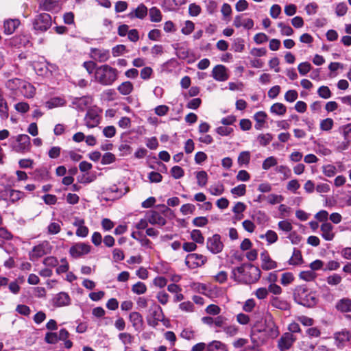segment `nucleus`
I'll use <instances>...</instances> for the list:
<instances>
[{"mask_svg": "<svg viewBox=\"0 0 351 351\" xmlns=\"http://www.w3.org/2000/svg\"><path fill=\"white\" fill-rule=\"evenodd\" d=\"M118 74L116 69L108 64H104L96 69L95 78L96 82L103 86H110L117 80Z\"/></svg>", "mask_w": 351, "mask_h": 351, "instance_id": "2", "label": "nucleus"}, {"mask_svg": "<svg viewBox=\"0 0 351 351\" xmlns=\"http://www.w3.org/2000/svg\"><path fill=\"white\" fill-rule=\"evenodd\" d=\"M56 5L55 0H42L40 4V8L46 11L52 10Z\"/></svg>", "mask_w": 351, "mask_h": 351, "instance_id": "58", "label": "nucleus"}, {"mask_svg": "<svg viewBox=\"0 0 351 351\" xmlns=\"http://www.w3.org/2000/svg\"><path fill=\"white\" fill-rule=\"evenodd\" d=\"M33 25L36 30L40 32L47 31L51 25V16L47 13L38 14L35 18Z\"/></svg>", "mask_w": 351, "mask_h": 351, "instance_id": "4", "label": "nucleus"}, {"mask_svg": "<svg viewBox=\"0 0 351 351\" xmlns=\"http://www.w3.org/2000/svg\"><path fill=\"white\" fill-rule=\"evenodd\" d=\"M195 210V206L191 204H185L180 208V212L183 215H192Z\"/></svg>", "mask_w": 351, "mask_h": 351, "instance_id": "61", "label": "nucleus"}, {"mask_svg": "<svg viewBox=\"0 0 351 351\" xmlns=\"http://www.w3.org/2000/svg\"><path fill=\"white\" fill-rule=\"evenodd\" d=\"M232 48L235 52H242L245 48L244 40L241 38L234 39L232 45Z\"/></svg>", "mask_w": 351, "mask_h": 351, "instance_id": "50", "label": "nucleus"}, {"mask_svg": "<svg viewBox=\"0 0 351 351\" xmlns=\"http://www.w3.org/2000/svg\"><path fill=\"white\" fill-rule=\"evenodd\" d=\"M134 86L132 82L126 81L122 82L118 87L117 90L122 95H128L133 90Z\"/></svg>", "mask_w": 351, "mask_h": 351, "instance_id": "32", "label": "nucleus"}, {"mask_svg": "<svg viewBox=\"0 0 351 351\" xmlns=\"http://www.w3.org/2000/svg\"><path fill=\"white\" fill-rule=\"evenodd\" d=\"M233 25L237 28L243 27L245 29H250L254 27V21L251 19L245 18L243 15H238L235 16Z\"/></svg>", "mask_w": 351, "mask_h": 351, "instance_id": "20", "label": "nucleus"}, {"mask_svg": "<svg viewBox=\"0 0 351 351\" xmlns=\"http://www.w3.org/2000/svg\"><path fill=\"white\" fill-rule=\"evenodd\" d=\"M278 27L280 29V33L284 36H291L293 34V29L287 25L280 22L278 24Z\"/></svg>", "mask_w": 351, "mask_h": 351, "instance_id": "63", "label": "nucleus"}, {"mask_svg": "<svg viewBox=\"0 0 351 351\" xmlns=\"http://www.w3.org/2000/svg\"><path fill=\"white\" fill-rule=\"evenodd\" d=\"M336 308L343 313L351 312V300L343 298L339 300L336 304Z\"/></svg>", "mask_w": 351, "mask_h": 351, "instance_id": "27", "label": "nucleus"}, {"mask_svg": "<svg viewBox=\"0 0 351 351\" xmlns=\"http://www.w3.org/2000/svg\"><path fill=\"white\" fill-rule=\"evenodd\" d=\"M156 298L162 305L167 304L169 300V294L164 290L158 291Z\"/></svg>", "mask_w": 351, "mask_h": 351, "instance_id": "55", "label": "nucleus"}, {"mask_svg": "<svg viewBox=\"0 0 351 351\" xmlns=\"http://www.w3.org/2000/svg\"><path fill=\"white\" fill-rule=\"evenodd\" d=\"M61 221L51 222L47 226V232L49 234H56L61 230Z\"/></svg>", "mask_w": 351, "mask_h": 351, "instance_id": "46", "label": "nucleus"}, {"mask_svg": "<svg viewBox=\"0 0 351 351\" xmlns=\"http://www.w3.org/2000/svg\"><path fill=\"white\" fill-rule=\"evenodd\" d=\"M319 6L317 3L311 2L305 7V11L308 15H314L317 12Z\"/></svg>", "mask_w": 351, "mask_h": 351, "instance_id": "64", "label": "nucleus"}, {"mask_svg": "<svg viewBox=\"0 0 351 351\" xmlns=\"http://www.w3.org/2000/svg\"><path fill=\"white\" fill-rule=\"evenodd\" d=\"M334 227L329 222L323 223L320 226L322 238L328 241L333 240L335 233L333 232Z\"/></svg>", "mask_w": 351, "mask_h": 351, "instance_id": "19", "label": "nucleus"}, {"mask_svg": "<svg viewBox=\"0 0 351 351\" xmlns=\"http://www.w3.org/2000/svg\"><path fill=\"white\" fill-rule=\"evenodd\" d=\"M20 25V22L16 19H10L4 23V32L6 34H12Z\"/></svg>", "mask_w": 351, "mask_h": 351, "instance_id": "29", "label": "nucleus"}, {"mask_svg": "<svg viewBox=\"0 0 351 351\" xmlns=\"http://www.w3.org/2000/svg\"><path fill=\"white\" fill-rule=\"evenodd\" d=\"M145 215L149 223L152 225L162 226L166 223L165 219L157 211L149 210L146 213Z\"/></svg>", "mask_w": 351, "mask_h": 351, "instance_id": "16", "label": "nucleus"}, {"mask_svg": "<svg viewBox=\"0 0 351 351\" xmlns=\"http://www.w3.org/2000/svg\"><path fill=\"white\" fill-rule=\"evenodd\" d=\"M207 258L202 254L193 253L188 254L185 259L186 265L191 269L200 267L206 263Z\"/></svg>", "mask_w": 351, "mask_h": 351, "instance_id": "7", "label": "nucleus"}, {"mask_svg": "<svg viewBox=\"0 0 351 351\" xmlns=\"http://www.w3.org/2000/svg\"><path fill=\"white\" fill-rule=\"evenodd\" d=\"M147 7L144 4L141 3L136 9L133 10L128 14V16L130 19L137 18L139 19H143L147 16Z\"/></svg>", "mask_w": 351, "mask_h": 351, "instance_id": "25", "label": "nucleus"}, {"mask_svg": "<svg viewBox=\"0 0 351 351\" xmlns=\"http://www.w3.org/2000/svg\"><path fill=\"white\" fill-rule=\"evenodd\" d=\"M196 178H197V184L199 186H204L206 184H207V182H208V175H207V173L204 171H198L197 173H196Z\"/></svg>", "mask_w": 351, "mask_h": 351, "instance_id": "49", "label": "nucleus"}, {"mask_svg": "<svg viewBox=\"0 0 351 351\" xmlns=\"http://www.w3.org/2000/svg\"><path fill=\"white\" fill-rule=\"evenodd\" d=\"M190 236L195 243L203 244L204 243V237L199 230H193L191 232Z\"/></svg>", "mask_w": 351, "mask_h": 351, "instance_id": "42", "label": "nucleus"}, {"mask_svg": "<svg viewBox=\"0 0 351 351\" xmlns=\"http://www.w3.org/2000/svg\"><path fill=\"white\" fill-rule=\"evenodd\" d=\"M270 303L273 307L282 311H287L291 308V304L287 300L279 297H272Z\"/></svg>", "mask_w": 351, "mask_h": 351, "instance_id": "24", "label": "nucleus"}, {"mask_svg": "<svg viewBox=\"0 0 351 351\" xmlns=\"http://www.w3.org/2000/svg\"><path fill=\"white\" fill-rule=\"evenodd\" d=\"M128 191L125 189L123 191L122 189H120L117 187V185L114 184L109 188L106 189V193H111L113 198L119 199L123 195H125Z\"/></svg>", "mask_w": 351, "mask_h": 351, "instance_id": "34", "label": "nucleus"}, {"mask_svg": "<svg viewBox=\"0 0 351 351\" xmlns=\"http://www.w3.org/2000/svg\"><path fill=\"white\" fill-rule=\"evenodd\" d=\"M261 239H265L268 244L271 245L276 243L278 241V234L277 233L271 230H269L266 232L265 234L260 235Z\"/></svg>", "mask_w": 351, "mask_h": 351, "instance_id": "37", "label": "nucleus"}, {"mask_svg": "<svg viewBox=\"0 0 351 351\" xmlns=\"http://www.w3.org/2000/svg\"><path fill=\"white\" fill-rule=\"evenodd\" d=\"M250 160V153L248 151L241 152L238 156V163L239 165H247Z\"/></svg>", "mask_w": 351, "mask_h": 351, "instance_id": "52", "label": "nucleus"}, {"mask_svg": "<svg viewBox=\"0 0 351 351\" xmlns=\"http://www.w3.org/2000/svg\"><path fill=\"white\" fill-rule=\"evenodd\" d=\"M270 112L272 114L282 116L287 112V107L282 103H275L271 106Z\"/></svg>", "mask_w": 351, "mask_h": 351, "instance_id": "36", "label": "nucleus"}, {"mask_svg": "<svg viewBox=\"0 0 351 351\" xmlns=\"http://www.w3.org/2000/svg\"><path fill=\"white\" fill-rule=\"evenodd\" d=\"M294 280V276L292 273L286 272L282 274L280 282L284 286H287L291 284Z\"/></svg>", "mask_w": 351, "mask_h": 351, "instance_id": "62", "label": "nucleus"}, {"mask_svg": "<svg viewBox=\"0 0 351 351\" xmlns=\"http://www.w3.org/2000/svg\"><path fill=\"white\" fill-rule=\"evenodd\" d=\"M267 117V115L264 111L257 112L254 115V119L256 121V124L255 125V128L256 130H261L263 128L266 121Z\"/></svg>", "mask_w": 351, "mask_h": 351, "instance_id": "31", "label": "nucleus"}, {"mask_svg": "<svg viewBox=\"0 0 351 351\" xmlns=\"http://www.w3.org/2000/svg\"><path fill=\"white\" fill-rule=\"evenodd\" d=\"M208 191L211 195L215 196H219L223 193L224 186L221 183L218 182L211 185L209 187Z\"/></svg>", "mask_w": 351, "mask_h": 351, "instance_id": "41", "label": "nucleus"}, {"mask_svg": "<svg viewBox=\"0 0 351 351\" xmlns=\"http://www.w3.org/2000/svg\"><path fill=\"white\" fill-rule=\"evenodd\" d=\"M269 204L274 205L279 204L284 200V197L281 195L270 194L267 197Z\"/></svg>", "mask_w": 351, "mask_h": 351, "instance_id": "59", "label": "nucleus"}, {"mask_svg": "<svg viewBox=\"0 0 351 351\" xmlns=\"http://www.w3.org/2000/svg\"><path fill=\"white\" fill-rule=\"evenodd\" d=\"M101 120V116L97 109H89L84 117L85 125L88 128H93L97 127Z\"/></svg>", "mask_w": 351, "mask_h": 351, "instance_id": "8", "label": "nucleus"}, {"mask_svg": "<svg viewBox=\"0 0 351 351\" xmlns=\"http://www.w3.org/2000/svg\"><path fill=\"white\" fill-rule=\"evenodd\" d=\"M334 339L335 340V345L338 348H342L345 346V343L350 341V333L346 330H343L340 332H335L334 334Z\"/></svg>", "mask_w": 351, "mask_h": 351, "instance_id": "17", "label": "nucleus"}, {"mask_svg": "<svg viewBox=\"0 0 351 351\" xmlns=\"http://www.w3.org/2000/svg\"><path fill=\"white\" fill-rule=\"evenodd\" d=\"M130 322L135 330L140 331L143 328V320L141 315L136 311L132 312L129 315Z\"/></svg>", "mask_w": 351, "mask_h": 351, "instance_id": "23", "label": "nucleus"}, {"mask_svg": "<svg viewBox=\"0 0 351 351\" xmlns=\"http://www.w3.org/2000/svg\"><path fill=\"white\" fill-rule=\"evenodd\" d=\"M293 299L298 304L306 307H313L318 302L316 293L304 287L295 289Z\"/></svg>", "mask_w": 351, "mask_h": 351, "instance_id": "3", "label": "nucleus"}, {"mask_svg": "<svg viewBox=\"0 0 351 351\" xmlns=\"http://www.w3.org/2000/svg\"><path fill=\"white\" fill-rule=\"evenodd\" d=\"M90 56L99 62H105L110 58V52L107 49L93 48L90 49Z\"/></svg>", "mask_w": 351, "mask_h": 351, "instance_id": "15", "label": "nucleus"}, {"mask_svg": "<svg viewBox=\"0 0 351 351\" xmlns=\"http://www.w3.org/2000/svg\"><path fill=\"white\" fill-rule=\"evenodd\" d=\"M19 93L27 98H32L35 95L36 89L29 82L25 80L22 81Z\"/></svg>", "mask_w": 351, "mask_h": 351, "instance_id": "22", "label": "nucleus"}, {"mask_svg": "<svg viewBox=\"0 0 351 351\" xmlns=\"http://www.w3.org/2000/svg\"><path fill=\"white\" fill-rule=\"evenodd\" d=\"M23 80L19 78H14L9 80L6 82V86L11 90L19 92L20 90V86L22 84Z\"/></svg>", "mask_w": 351, "mask_h": 351, "instance_id": "39", "label": "nucleus"}, {"mask_svg": "<svg viewBox=\"0 0 351 351\" xmlns=\"http://www.w3.org/2000/svg\"><path fill=\"white\" fill-rule=\"evenodd\" d=\"M246 193V186L243 184H239L231 189V193L237 196H243Z\"/></svg>", "mask_w": 351, "mask_h": 351, "instance_id": "60", "label": "nucleus"}, {"mask_svg": "<svg viewBox=\"0 0 351 351\" xmlns=\"http://www.w3.org/2000/svg\"><path fill=\"white\" fill-rule=\"evenodd\" d=\"M119 339L125 345V347L132 343L134 337L128 332H121L119 335Z\"/></svg>", "mask_w": 351, "mask_h": 351, "instance_id": "56", "label": "nucleus"}, {"mask_svg": "<svg viewBox=\"0 0 351 351\" xmlns=\"http://www.w3.org/2000/svg\"><path fill=\"white\" fill-rule=\"evenodd\" d=\"M299 277L304 281H312L317 278V274L312 270L302 271L300 273Z\"/></svg>", "mask_w": 351, "mask_h": 351, "instance_id": "45", "label": "nucleus"}, {"mask_svg": "<svg viewBox=\"0 0 351 351\" xmlns=\"http://www.w3.org/2000/svg\"><path fill=\"white\" fill-rule=\"evenodd\" d=\"M317 94L319 97L324 99H329L332 97V93L327 86H322L317 89Z\"/></svg>", "mask_w": 351, "mask_h": 351, "instance_id": "47", "label": "nucleus"}, {"mask_svg": "<svg viewBox=\"0 0 351 351\" xmlns=\"http://www.w3.org/2000/svg\"><path fill=\"white\" fill-rule=\"evenodd\" d=\"M132 291L133 293L137 295H141L147 291V287L145 283L142 282H138L132 287Z\"/></svg>", "mask_w": 351, "mask_h": 351, "instance_id": "48", "label": "nucleus"}, {"mask_svg": "<svg viewBox=\"0 0 351 351\" xmlns=\"http://www.w3.org/2000/svg\"><path fill=\"white\" fill-rule=\"evenodd\" d=\"M71 298L66 292H60L52 299V304L56 307H63L71 304Z\"/></svg>", "mask_w": 351, "mask_h": 351, "instance_id": "13", "label": "nucleus"}, {"mask_svg": "<svg viewBox=\"0 0 351 351\" xmlns=\"http://www.w3.org/2000/svg\"><path fill=\"white\" fill-rule=\"evenodd\" d=\"M278 229L282 232H289L293 229V226L288 220H282L278 223Z\"/></svg>", "mask_w": 351, "mask_h": 351, "instance_id": "54", "label": "nucleus"}, {"mask_svg": "<svg viewBox=\"0 0 351 351\" xmlns=\"http://www.w3.org/2000/svg\"><path fill=\"white\" fill-rule=\"evenodd\" d=\"M322 169L324 175L328 178L335 176L337 172L336 167L330 164L322 166Z\"/></svg>", "mask_w": 351, "mask_h": 351, "instance_id": "43", "label": "nucleus"}, {"mask_svg": "<svg viewBox=\"0 0 351 351\" xmlns=\"http://www.w3.org/2000/svg\"><path fill=\"white\" fill-rule=\"evenodd\" d=\"M295 341L294 336L289 332L285 333L278 341V348L281 351H285L289 350Z\"/></svg>", "mask_w": 351, "mask_h": 351, "instance_id": "14", "label": "nucleus"}, {"mask_svg": "<svg viewBox=\"0 0 351 351\" xmlns=\"http://www.w3.org/2000/svg\"><path fill=\"white\" fill-rule=\"evenodd\" d=\"M272 135L269 133L261 134L257 136V141L262 146L267 145L272 140Z\"/></svg>", "mask_w": 351, "mask_h": 351, "instance_id": "51", "label": "nucleus"}, {"mask_svg": "<svg viewBox=\"0 0 351 351\" xmlns=\"http://www.w3.org/2000/svg\"><path fill=\"white\" fill-rule=\"evenodd\" d=\"M93 102V98L90 96H84L82 97H75L72 101L73 108L80 110H84L86 107L89 106Z\"/></svg>", "mask_w": 351, "mask_h": 351, "instance_id": "18", "label": "nucleus"}, {"mask_svg": "<svg viewBox=\"0 0 351 351\" xmlns=\"http://www.w3.org/2000/svg\"><path fill=\"white\" fill-rule=\"evenodd\" d=\"M0 117L2 119H7L8 117V107L5 99L0 93Z\"/></svg>", "mask_w": 351, "mask_h": 351, "instance_id": "38", "label": "nucleus"}, {"mask_svg": "<svg viewBox=\"0 0 351 351\" xmlns=\"http://www.w3.org/2000/svg\"><path fill=\"white\" fill-rule=\"evenodd\" d=\"M302 262H303V258H302L301 252L299 250L294 248L292 256L290 258V259L289 260V265H298L302 264Z\"/></svg>", "mask_w": 351, "mask_h": 351, "instance_id": "33", "label": "nucleus"}, {"mask_svg": "<svg viewBox=\"0 0 351 351\" xmlns=\"http://www.w3.org/2000/svg\"><path fill=\"white\" fill-rule=\"evenodd\" d=\"M342 278L337 274H333L326 278V282L329 285L336 286L341 283Z\"/></svg>", "mask_w": 351, "mask_h": 351, "instance_id": "53", "label": "nucleus"}, {"mask_svg": "<svg viewBox=\"0 0 351 351\" xmlns=\"http://www.w3.org/2000/svg\"><path fill=\"white\" fill-rule=\"evenodd\" d=\"M232 278L234 280L245 284L256 282L261 276V271L257 267L241 265L235 267L232 271Z\"/></svg>", "mask_w": 351, "mask_h": 351, "instance_id": "1", "label": "nucleus"}, {"mask_svg": "<svg viewBox=\"0 0 351 351\" xmlns=\"http://www.w3.org/2000/svg\"><path fill=\"white\" fill-rule=\"evenodd\" d=\"M17 145L14 147L16 152L24 153L30 149V138L27 134H19L16 137Z\"/></svg>", "mask_w": 351, "mask_h": 351, "instance_id": "10", "label": "nucleus"}, {"mask_svg": "<svg viewBox=\"0 0 351 351\" xmlns=\"http://www.w3.org/2000/svg\"><path fill=\"white\" fill-rule=\"evenodd\" d=\"M66 104V101L61 97H56L51 98L45 102V107L48 109L64 106Z\"/></svg>", "mask_w": 351, "mask_h": 351, "instance_id": "28", "label": "nucleus"}, {"mask_svg": "<svg viewBox=\"0 0 351 351\" xmlns=\"http://www.w3.org/2000/svg\"><path fill=\"white\" fill-rule=\"evenodd\" d=\"M261 258L262 261L261 267L263 269L269 270L276 268V263L270 258L267 252L261 253Z\"/></svg>", "mask_w": 351, "mask_h": 351, "instance_id": "26", "label": "nucleus"}, {"mask_svg": "<svg viewBox=\"0 0 351 351\" xmlns=\"http://www.w3.org/2000/svg\"><path fill=\"white\" fill-rule=\"evenodd\" d=\"M186 0H164L165 9L168 11L175 10L178 7L185 4Z\"/></svg>", "mask_w": 351, "mask_h": 351, "instance_id": "30", "label": "nucleus"}, {"mask_svg": "<svg viewBox=\"0 0 351 351\" xmlns=\"http://www.w3.org/2000/svg\"><path fill=\"white\" fill-rule=\"evenodd\" d=\"M212 76L218 82H225L229 78L227 69L222 64H218L213 69Z\"/></svg>", "mask_w": 351, "mask_h": 351, "instance_id": "12", "label": "nucleus"}, {"mask_svg": "<svg viewBox=\"0 0 351 351\" xmlns=\"http://www.w3.org/2000/svg\"><path fill=\"white\" fill-rule=\"evenodd\" d=\"M278 164L277 158L274 156H269L265 158L262 164V168L264 170H269L270 168L275 167Z\"/></svg>", "mask_w": 351, "mask_h": 351, "instance_id": "44", "label": "nucleus"}, {"mask_svg": "<svg viewBox=\"0 0 351 351\" xmlns=\"http://www.w3.org/2000/svg\"><path fill=\"white\" fill-rule=\"evenodd\" d=\"M206 351H228L226 346L219 341H213L207 346Z\"/></svg>", "mask_w": 351, "mask_h": 351, "instance_id": "35", "label": "nucleus"}, {"mask_svg": "<svg viewBox=\"0 0 351 351\" xmlns=\"http://www.w3.org/2000/svg\"><path fill=\"white\" fill-rule=\"evenodd\" d=\"M265 331L269 338H276L279 335L278 327L275 324L273 317L269 315L265 318Z\"/></svg>", "mask_w": 351, "mask_h": 351, "instance_id": "11", "label": "nucleus"}, {"mask_svg": "<svg viewBox=\"0 0 351 351\" xmlns=\"http://www.w3.org/2000/svg\"><path fill=\"white\" fill-rule=\"evenodd\" d=\"M51 246L47 241H44L39 245L34 247L32 252L29 254L30 258L34 261L47 254L51 252Z\"/></svg>", "mask_w": 351, "mask_h": 351, "instance_id": "6", "label": "nucleus"}, {"mask_svg": "<svg viewBox=\"0 0 351 351\" xmlns=\"http://www.w3.org/2000/svg\"><path fill=\"white\" fill-rule=\"evenodd\" d=\"M84 220L83 219L75 217L73 222L74 226L77 227L76 235L80 237H86L88 234V228L84 226Z\"/></svg>", "mask_w": 351, "mask_h": 351, "instance_id": "21", "label": "nucleus"}, {"mask_svg": "<svg viewBox=\"0 0 351 351\" xmlns=\"http://www.w3.org/2000/svg\"><path fill=\"white\" fill-rule=\"evenodd\" d=\"M149 14L152 22L158 23L162 21L161 12L156 7H152L149 11Z\"/></svg>", "mask_w": 351, "mask_h": 351, "instance_id": "40", "label": "nucleus"}, {"mask_svg": "<svg viewBox=\"0 0 351 351\" xmlns=\"http://www.w3.org/2000/svg\"><path fill=\"white\" fill-rule=\"evenodd\" d=\"M206 247L211 253L216 254L220 253L223 249V243L221 237L218 234H215L208 237L206 241Z\"/></svg>", "mask_w": 351, "mask_h": 351, "instance_id": "5", "label": "nucleus"}, {"mask_svg": "<svg viewBox=\"0 0 351 351\" xmlns=\"http://www.w3.org/2000/svg\"><path fill=\"white\" fill-rule=\"evenodd\" d=\"M334 125V121L331 118H326L323 119L320 122V129L322 131L330 130Z\"/></svg>", "mask_w": 351, "mask_h": 351, "instance_id": "57", "label": "nucleus"}, {"mask_svg": "<svg viewBox=\"0 0 351 351\" xmlns=\"http://www.w3.org/2000/svg\"><path fill=\"white\" fill-rule=\"evenodd\" d=\"M91 247L84 243H78L73 245L69 250L70 254L73 258H79L90 252Z\"/></svg>", "mask_w": 351, "mask_h": 351, "instance_id": "9", "label": "nucleus"}]
</instances>
